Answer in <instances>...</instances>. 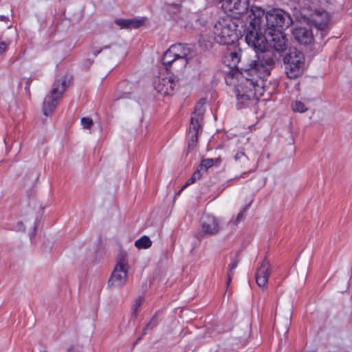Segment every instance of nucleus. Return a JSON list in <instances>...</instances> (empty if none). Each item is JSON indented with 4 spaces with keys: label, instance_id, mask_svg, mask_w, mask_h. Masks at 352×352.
<instances>
[{
    "label": "nucleus",
    "instance_id": "obj_39",
    "mask_svg": "<svg viewBox=\"0 0 352 352\" xmlns=\"http://www.w3.org/2000/svg\"><path fill=\"white\" fill-rule=\"evenodd\" d=\"M212 161L214 162V166H219L221 163L222 160L220 157H219L214 159L212 158Z\"/></svg>",
    "mask_w": 352,
    "mask_h": 352
},
{
    "label": "nucleus",
    "instance_id": "obj_5",
    "mask_svg": "<svg viewBox=\"0 0 352 352\" xmlns=\"http://www.w3.org/2000/svg\"><path fill=\"white\" fill-rule=\"evenodd\" d=\"M292 23L290 15L282 9L274 8L262 16L261 31L272 32L287 29Z\"/></svg>",
    "mask_w": 352,
    "mask_h": 352
},
{
    "label": "nucleus",
    "instance_id": "obj_10",
    "mask_svg": "<svg viewBox=\"0 0 352 352\" xmlns=\"http://www.w3.org/2000/svg\"><path fill=\"white\" fill-rule=\"evenodd\" d=\"M154 89L163 96H172L179 88L178 79L175 78H157L153 82Z\"/></svg>",
    "mask_w": 352,
    "mask_h": 352
},
{
    "label": "nucleus",
    "instance_id": "obj_34",
    "mask_svg": "<svg viewBox=\"0 0 352 352\" xmlns=\"http://www.w3.org/2000/svg\"><path fill=\"white\" fill-rule=\"evenodd\" d=\"M10 44V41H0V55H2L6 51V49Z\"/></svg>",
    "mask_w": 352,
    "mask_h": 352
},
{
    "label": "nucleus",
    "instance_id": "obj_36",
    "mask_svg": "<svg viewBox=\"0 0 352 352\" xmlns=\"http://www.w3.org/2000/svg\"><path fill=\"white\" fill-rule=\"evenodd\" d=\"M233 275H234L233 272H228L227 273V281H226L227 287H228V285L231 283Z\"/></svg>",
    "mask_w": 352,
    "mask_h": 352
},
{
    "label": "nucleus",
    "instance_id": "obj_23",
    "mask_svg": "<svg viewBox=\"0 0 352 352\" xmlns=\"http://www.w3.org/2000/svg\"><path fill=\"white\" fill-rule=\"evenodd\" d=\"M214 166V162L212 161V158H207L203 159L198 166L200 171L203 169L206 172L209 168Z\"/></svg>",
    "mask_w": 352,
    "mask_h": 352
},
{
    "label": "nucleus",
    "instance_id": "obj_7",
    "mask_svg": "<svg viewBox=\"0 0 352 352\" xmlns=\"http://www.w3.org/2000/svg\"><path fill=\"white\" fill-rule=\"evenodd\" d=\"M283 63L287 76L294 79L304 72V54L296 48H290L283 58Z\"/></svg>",
    "mask_w": 352,
    "mask_h": 352
},
{
    "label": "nucleus",
    "instance_id": "obj_6",
    "mask_svg": "<svg viewBox=\"0 0 352 352\" xmlns=\"http://www.w3.org/2000/svg\"><path fill=\"white\" fill-rule=\"evenodd\" d=\"M72 76L65 74L61 80H56L52 85L50 94L47 95L43 101V112L46 116L51 115L58 104L59 100L62 98L66 88L71 84Z\"/></svg>",
    "mask_w": 352,
    "mask_h": 352
},
{
    "label": "nucleus",
    "instance_id": "obj_21",
    "mask_svg": "<svg viewBox=\"0 0 352 352\" xmlns=\"http://www.w3.org/2000/svg\"><path fill=\"white\" fill-rule=\"evenodd\" d=\"M201 177V173L199 168H197V170L192 175L190 178H189L186 184L182 186L180 190L177 192V195H179L180 192L187 186L195 183L197 179H199Z\"/></svg>",
    "mask_w": 352,
    "mask_h": 352
},
{
    "label": "nucleus",
    "instance_id": "obj_27",
    "mask_svg": "<svg viewBox=\"0 0 352 352\" xmlns=\"http://www.w3.org/2000/svg\"><path fill=\"white\" fill-rule=\"evenodd\" d=\"M292 109L294 111L304 113L307 110L305 104L300 101H295L292 104Z\"/></svg>",
    "mask_w": 352,
    "mask_h": 352
},
{
    "label": "nucleus",
    "instance_id": "obj_38",
    "mask_svg": "<svg viewBox=\"0 0 352 352\" xmlns=\"http://www.w3.org/2000/svg\"><path fill=\"white\" fill-rule=\"evenodd\" d=\"M102 50H103V48L94 47L92 50V53L95 56H97L99 54H100L102 52Z\"/></svg>",
    "mask_w": 352,
    "mask_h": 352
},
{
    "label": "nucleus",
    "instance_id": "obj_22",
    "mask_svg": "<svg viewBox=\"0 0 352 352\" xmlns=\"http://www.w3.org/2000/svg\"><path fill=\"white\" fill-rule=\"evenodd\" d=\"M129 28H139L144 25V18H134V19H129Z\"/></svg>",
    "mask_w": 352,
    "mask_h": 352
},
{
    "label": "nucleus",
    "instance_id": "obj_11",
    "mask_svg": "<svg viewBox=\"0 0 352 352\" xmlns=\"http://www.w3.org/2000/svg\"><path fill=\"white\" fill-rule=\"evenodd\" d=\"M170 48L176 58H179L180 66L186 67L192 56V47L188 44L179 43L172 45Z\"/></svg>",
    "mask_w": 352,
    "mask_h": 352
},
{
    "label": "nucleus",
    "instance_id": "obj_31",
    "mask_svg": "<svg viewBox=\"0 0 352 352\" xmlns=\"http://www.w3.org/2000/svg\"><path fill=\"white\" fill-rule=\"evenodd\" d=\"M250 207V204H248L244 206V208L238 213L236 219V223L241 221L245 218V213L248 210V209Z\"/></svg>",
    "mask_w": 352,
    "mask_h": 352
},
{
    "label": "nucleus",
    "instance_id": "obj_42",
    "mask_svg": "<svg viewBox=\"0 0 352 352\" xmlns=\"http://www.w3.org/2000/svg\"><path fill=\"white\" fill-rule=\"evenodd\" d=\"M30 82H31L30 78H28V80L27 82V86H28V87L30 86Z\"/></svg>",
    "mask_w": 352,
    "mask_h": 352
},
{
    "label": "nucleus",
    "instance_id": "obj_29",
    "mask_svg": "<svg viewBox=\"0 0 352 352\" xmlns=\"http://www.w3.org/2000/svg\"><path fill=\"white\" fill-rule=\"evenodd\" d=\"M114 22L122 29L129 28V19H118Z\"/></svg>",
    "mask_w": 352,
    "mask_h": 352
},
{
    "label": "nucleus",
    "instance_id": "obj_15",
    "mask_svg": "<svg viewBox=\"0 0 352 352\" xmlns=\"http://www.w3.org/2000/svg\"><path fill=\"white\" fill-rule=\"evenodd\" d=\"M270 274V263L265 258L258 267L256 273V281L259 287H264L267 284Z\"/></svg>",
    "mask_w": 352,
    "mask_h": 352
},
{
    "label": "nucleus",
    "instance_id": "obj_33",
    "mask_svg": "<svg viewBox=\"0 0 352 352\" xmlns=\"http://www.w3.org/2000/svg\"><path fill=\"white\" fill-rule=\"evenodd\" d=\"M239 260L238 258L233 259L228 265V272H233L232 271L237 267Z\"/></svg>",
    "mask_w": 352,
    "mask_h": 352
},
{
    "label": "nucleus",
    "instance_id": "obj_18",
    "mask_svg": "<svg viewBox=\"0 0 352 352\" xmlns=\"http://www.w3.org/2000/svg\"><path fill=\"white\" fill-rule=\"evenodd\" d=\"M176 57L169 47L163 54L162 61L166 69H170V64L175 60Z\"/></svg>",
    "mask_w": 352,
    "mask_h": 352
},
{
    "label": "nucleus",
    "instance_id": "obj_2",
    "mask_svg": "<svg viewBox=\"0 0 352 352\" xmlns=\"http://www.w3.org/2000/svg\"><path fill=\"white\" fill-rule=\"evenodd\" d=\"M240 75V78L237 77L239 83L235 88L238 109L250 106L257 98L256 92L260 88L255 74L248 75L247 73L241 72Z\"/></svg>",
    "mask_w": 352,
    "mask_h": 352
},
{
    "label": "nucleus",
    "instance_id": "obj_17",
    "mask_svg": "<svg viewBox=\"0 0 352 352\" xmlns=\"http://www.w3.org/2000/svg\"><path fill=\"white\" fill-rule=\"evenodd\" d=\"M206 99H201L195 106V111L192 114V117L204 119V113L205 111L204 104Z\"/></svg>",
    "mask_w": 352,
    "mask_h": 352
},
{
    "label": "nucleus",
    "instance_id": "obj_32",
    "mask_svg": "<svg viewBox=\"0 0 352 352\" xmlns=\"http://www.w3.org/2000/svg\"><path fill=\"white\" fill-rule=\"evenodd\" d=\"M130 95L131 94L129 93V92H123L122 94H116L114 96V100H118L120 99H123V98H130Z\"/></svg>",
    "mask_w": 352,
    "mask_h": 352
},
{
    "label": "nucleus",
    "instance_id": "obj_26",
    "mask_svg": "<svg viewBox=\"0 0 352 352\" xmlns=\"http://www.w3.org/2000/svg\"><path fill=\"white\" fill-rule=\"evenodd\" d=\"M144 301V298L141 296L138 297L135 300V303L132 307V315L135 318L138 316V314L139 312V307L142 305V302Z\"/></svg>",
    "mask_w": 352,
    "mask_h": 352
},
{
    "label": "nucleus",
    "instance_id": "obj_13",
    "mask_svg": "<svg viewBox=\"0 0 352 352\" xmlns=\"http://www.w3.org/2000/svg\"><path fill=\"white\" fill-rule=\"evenodd\" d=\"M201 228L204 234L214 235L219 231L217 219L211 215H206L201 218Z\"/></svg>",
    "mask_w": 352,
    "mask_h": 352
},
{
    "label": "nucleus",
    "instance_id": "obj_1",
    "mask_svg": "<svg viewBox=\"0 0 352 352\" xmlns=\"http://www.w3.org/2000/svg\"><path fill=\"white\" fill-rule=\"evenodd\" d=\"M250 15L249 26L245 30V41L253 49L261 50L266 47V43L276 52H282L287 50V38L283 30L263 32L261 31L262 16L264 15V10L260 7L252 6Z\"/></svg>",
    "mask_w": 352,
    "mask_h": 352
},
{
    "label": "nucleus",
    "instance_id": "obj_41",
    "mask_svg": "<svg viewBox=\"0 0 352 352\" xmlns=\"http://www.w3.org/2000/svg\"><path fill=\"white\" fill-rule=\"evenodd\" d=\"M111 47V46L109 45H104L102 48L103 49H109Z\"/></svg>",
    "mask_w": 352,
    "mask_h": 352
},
{
    "label": "nucleus",
    "instance_id": "obj_25",
    "mask_svg": "<svg viewBox=\"0 0 352 352\" xmlns=\"http://www.w3.org/2000/svg\"><path fill=\"white\" fill-rule=\"evenodd\" d=\"M234 160L239 164H244L248 161V156L245 154L244 151H239L234 155Z\"/></svg>",
    "mask_w": 352,
    "mask_h": 352
},
{
    "label": "nucleus",
    "instance_id": "obj_9",
    "mask_svg": "<svg viewBox=\"0 0 352 352\" xmlns=\"http://www.w3.org/2000/svg\"><path fill=\"white\" fill-rule=\"evenodd\" d=\"M128 274V265L124 260H120L115 267L108 285L110 287H121L126 284Z\"/></svg>",
    "mask_w": 352,
    "mask_h": 352
},
{
    "label": "nucleus",
    "instance_id": "obj_3",
    "mask_svg": "<svg viewBox=\"0 0 352 352\" xmlns=\"http://www.w3.org/2000/svg\"><path fill=\"white\" fill-rule=\"evenodd\" d=\"M239 19H232L230 16L223 18L214 25V38L216 41L225 45L234 44L242 36L241 31L238 29Z\"/></svg>",
    "mask_w": 352,
    "mask_h": 352
},
{
    "label": "nucleus",
    "instance_id": "obj_44",
    "mask_svg": "<svg viewBox=\"0 0 352 352\" xmlns=\"http://www.w3.org/2000/svg\"><path fill=\"white\" fill-rule=\"evenodd\" d=\"M41 352H47V351L45 350H43V351H41Z\"/></svg>",
    "mask_w": 352,
    "mask_h": 352
},
{
    "label": "nucleus",
    "instance_id": "obj_8",
    "mask_svg": "<svg viewBox=\"0 0 352 352\" xmlns=\"http://www.w3.org/2000/svg\"><path fill=\"white\" fill-rule=\"evenodd\" d=\"M221 8L232 19H239L248 10L246 0H222Z\"/></svg>",
    "mask_w": 352,
    "mask_h": 352
},
{
    "label": "nucleus",
    "instance_id": "obj_37",
    "mask_svg": "<svg viewBox=\"0 0 352 352\" xmlns=\"http://www.w3.org/2000/svg\"><path fill=\"white\" fill-rule=\"evenodd\" d=\"M93 63H94V60H91V59L87 58L83 61V65H84V67H89L92 65Z\"/></svg>",
    "mask_w": 352,
    "mask_h": 352
},
{
    "label": "nucleus",
    "instance_id": "obj_12",
    "mask_svg": "<svg viewBox=\"0 0 352 352\" xmlns=\"http://www.w3.org/2000/svg\"><path fill=\"white\" fill-rule=\"evenodd\" d=\"M294 39L304 46H311L314 42L312 31L305 27H297L292 30Z\"/></svg>",
    "mask_w": 352,
    "mask_h": 352
},
{
    "label": "nucleus",
    "instance_id": "obj_20",
    "mask_svg": "<svg viewBox=\"0 0 352 352\" xmlns=\"http://www.w3.org/2000/svg\"><path fill=\"white\" fill-rule=\"evenodd\" d=\"M157 313L151 318L150 321L146 324L145 327L143 329L142 333L140 337H139L137 340V342L142 339V337L146 334L147 331L153 329L155 327H156L158 324Z\"/></svg>",
    "mask_w": 352,
    "mask_h": 352
},
{
    "label": "nucleus",
    "instance_id": "obj_30",
    "mask_svg": "<svg viewBox=\"0 0 352 352\" xmlns=\"http://www.w3.org/2000/svg\"><path fill=\"white\" fill-rule=\"evenodd\" d=\"M81 124L84 129H89L93 125V121L89 118H82L81 119Z\"/></svg>",
    "mask_w": 352,
    "mask_h": 352
},
{
    "label": "nucleus",
    "instance_id": "obj_40",
    "mask_svg": "<svg viewBox=\"0 0 352 352\" xmlns=\"http://www.w3.org/2000/svg\"><path fill=\"white\" fill-rule=\"evenodd\" d=\"M0 21L7 22L8 21V17L4 15H0Z\"/></svg>",
    "mask_w": 352,
    "mask_h": 352
},
{
    "label": "nucleus",
    "instance_id": "obj_35",
    "mask_svg": "<svg viewBox=\"0 0 352 352\" xmlns=\"http://www.w3.org/2000/svg\"><path fill=\"white\" fill-rule=\"evenodd\" d=\"M316 27L318 30L320 31L321 36H322L327 28V23H318L316 25Z\"/></svg>",
    "mask_w": 352,
    "mask_h": 352
},
{
    "label": "nucleus",
    "instance_id": "obj_43",
    "mask_svg": "<svg viewBox=\"0 0 352 352\" xmlns=\"http://www.w3.org/2000/svg\"><path fill=\"white\" fill-rule=\"evenodd\" d=\"M72 347H70L67 349V352H72Z\"/></svg>",
    "mask_w": 352,
    "mask_h": 352
},
{
    "label": "nucleus",
    "instance_id": "obj_16",
    "mask_svg": "<svg viewBox=\"0 0 352 352\" xmlns=\"http://www.w3.org/2000/svg\"><path fill=\"white\" fill-rule=\"evenodd\" d=\"M202 120L201 118L191 116L188 134L196 133V135H198L199 130L201 129V123Z\"/></svg>",
    "mask_w": 352,
    "mask_h": 352
},
{
    "label": "nucleus",
    "instance_id": "obj_24",
    "mask_svg": "<svg viewBox=\"0 0 352 352\" xmlns=\"http://www.w3.org/2000/svg\"><path fill=\"white\" fill-rule=\"evenodd\" d=\"M179 58H175L170 65V69H166L170 72H179L182 71L186 67L180 66Z\"/></svg>",
    "mask_w": 352,
    "mask_h": 352
},
{
    "label": "nucleus",
    "instance_id": "obj_19",
    "mask_svg": "<svg viewBox=\"0 0 352 352\" xmlns=\"http://www.w3.org/2000/svg\"><path fill=\"white\" fill-rule=\"evenodd\" d=\"M152 245V241L147 236H143L135 242V246L138 249H147Z\"/></svg>",
    "mask_w": 352,
    "mask_h": 352
},
{
    "label": "nucleus",
    "instance_id": "obj_28",
    "mask_svg": "<svg viewBox=\"0 0 352 352\" xmlns=\"http://www.w3.org/2000/svg\"><path fill=\"white\" fill-rule=\"evenodd\" d=\"M198 140V135L196 133L194 134H188V150H192L197 145Z\"/></svg>",
    "mask_w": 352,
    "mask_h": 352
},
{
    "label": "nucleus",
    "instance_id": "obj_4",
    "mask_svg": "<svg viewBox=\"0 0 352 352\" xmlns=\"http://www.w3.org/2000/svg\"><path fill=\"white\" fill-rule=\"evenodd\" d=\"M253 49L256 54V59L251 60L248 63L249 75L255 74L256 77L263 78L270 74L274 68L277 57L272 50Z\"/></svg>",
    "mask_w": 352,
    "mask_h": 352
},
{
    "label": "nucleus",
    "instance_id": "obj_14",
    "mask_svg": "<svg viewBox=\"0 0 352 352\" xmlns=\"http://www.w3.org/2000/svg\"><path fill=\"white\" fill-rule=\"evenodd\" d=\"M241 50H235L229 53L228 58H230L229 66L231 68H236L239 72H244L249 75L248 63L244 65L241 62Z\"/></svg>",
    "mask_w": 352,
    "mask_h": 352
}]
</instances>
